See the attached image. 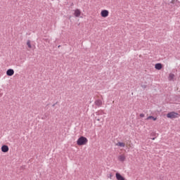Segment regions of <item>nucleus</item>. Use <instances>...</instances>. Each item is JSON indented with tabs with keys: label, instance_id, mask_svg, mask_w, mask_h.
Listing matches in <instances>:
<instances>
[{
	"label": "nucleus",
	"instance_id": "39448f33",
	"mask_svg": "<svg viewBox=\"0 0 180 180\" xmlns=\"http://www.w3.org/2000/svg\"><path fill=\"white\" fill-rule=\"evenodd\" d=\"M2 153H8L9 151V147L6 145H4L1 146Z\"/></svg>",
	"mask_w": 180,
	"mask_h": 180
},
{
	"label": "nucleus",
	"instance_id": "423d86ee",
	"mask_svg": "<svg viewBox=\"0 0 180 180\" xmlns=\"http://www.w3.org/2000/svg\"><path fill=\"white\" fill-rule=\"evenodd\" d=\"M74 15L76 18H79V16H81V11H79V9H76L75 11Z\"/></svg>",
	"mask_w": 180,
	"mask_h": 180
},
{
	"label": "nucleus",
	"instance_id": "20e7f679",
	"mask_svg": "<svg viewBox=\"0 0 180 180\" xmlns=\"http://www.w3.org/2000/svg\"><path fill=\"white\" fill-rule=\"evenodd\" d=\"M13 74H15V70H13V69H8L6 71V75H8V77H12Z\"/></svg>",
	"mask_w": 180,
	"mask_h": 180
},
{
	"label": "nucleus",
	"instance_id": "2eb2a0df",
	"mask_svg": "<svg viewBox=\"0 0 180 180\" xmlns=\"http://www.w3.org/2000/svg\"><path fill=\"white\" fill-rule=\"evenodd\" d=\"M103 117H105V116H103L101 118L96 117V120H97L98 122H103Z\"/></svg>",
	"mask_w": 180,
	"mask_h": 180
},
{
	"label": "nucleus",
	"instance_id": "f8f14e48",
	"mask_svg": "<svg viewBox=\"0 0 180 180\" xmlns=\"http://www.w3.org/2000/svg\"><path fill=\"white\" fill-rule=\"evenodd\" d=\"M96 113L97 116L105 115V112H103V110H99V111L96 112Z\"/></svg>",
	"mask_w": 180,
	"mask_h": 180
},
{
	"label": "nucleus",
	"instance_id": "f03ea898",
	"mask_svg": "<svg viewBox=\"0 0 180 180\" xmlns=\"http://www.w3.org/2000/svg\"><path fill=\"white\" fill-rule=\"evenodd\" d=\"M177 116L178 113L175 112H171L167 115V117H169V119H175V117H176Z\"/></svg>",
	"mask_w": 180,
	"mask_h": 180
},
{
	"label": "nucleus",
	"instance_id": "4468645a",
	"mask_svg": "<svg viewBox=\"0 0 180 180\" xmlns=\"http://www.w3.org/2000/svg\"><path fill=\"white\" fill-rule=\"evenodd\" d=\"M27 46H28L29 49H32V44H30V40H28L27 41Z\"/></svg>",
	"mask_w": 180,
	"mask_h": 180
},
{
	"label": "nucleus",
	"instance_id": "f3484780",
	"mask_svg": "<svg viewBox=\"0 0 180 180\" xmlns=\"http://www.w3.org/2000/svg\"><path fill=\"white\" fill-rule=\"evenodd\" d=\"M141 88H143V89H146V88H147V86L145 84H142Z\"/></svg>",
	"mask_w": 180,
	"mask_h": 180
},
{
	"label": "nucleus",
	"instance_id": "0eeeda50",
	"mask_svg": "<svg viewBox=\"0 0 180 180\" xmlns=\"http://www.w3.org/2000/svg\"><path fill=\"white\" fill-rule=\"evenodd\" d=\"M96 106H98V108H101L102 106V101L101 100H96L94 102Z\"/></svg>",
	"mask_w": 180,
	"mask_h": 180
},
{
	"label": "nucleus",
	"instance_id": "aec40b11",
	"mask_svg": "<svg viewBox=\"0 0 180 180\" xmlns=\"http://www.w3.org/2000/svg\"><path fill=\"white\" fill-rule=\"evenodd\" d=\"M152 140H155V138H152Z\"/></svg>",
	"mask_w": 180,
	"mask_h": 180
},
{
	"label": "nucleus",
	"instance_id": "9d476101",
	"mask_svg": "<svg viewBox=\"0 0 180 180\" xmlns=\"http://www.w3.org/2000/svg\"><path fill=\"white\" fill-rule=\"evenodd\" d=\"M155 68L156 70H161V68H162V64L161 63H156L155 65Z\"/></svg>",
	"mask_w": 180,
	"mask_h": 180
},
{
	"label": "nucleus",
	"instance_id": "9b49d317",
	"mask_svg": "<svg viewBox=\"0 0 180 180\" xmlns=\"http://www.w3.org/2000/svg\"><path fill=\"white\" fill-rule=\"evenodd\" d=\"M116 146H118V147H125L126 144L123 142H118Z\"/></svg>",
	"mask_w": 180,
	"mask_h": 180
},
{
	"label": "nucleus",
	"instance_id": "ddd939ff",
	"mask_svg": "<svg viewBox=\"0 0 180 180\" xmlns=\"http://www.w3.org/2000/svg\"><path fill=\"white\" fill-rule=\"evenodd\" d=\"M150 119H152L154 121L157 120V117H154V116H149V117H148L146 118V120H150Z\"/></svg>",
	"mask_w": 180,
	"mask_h": 180
},
{
	"label": "nucleus",
	"instance_id": "6ab92c4d",
	"mask_svg": "<svg viewBox=\"0 0 180 180\" xmlns=\"http://www.w3.org/2000/svg\"><path fill=\"white\" fill-rule=\"evenodd\" d=\"M52 106H53V108H54V107L56 106V104H53V105H52Z\"/></svg>",
	"mask_w": 180,
	"mask_h": 180
},
{
	"label": "nucleus",
	"instance_id": "f257e3e1",
	"mask_svg": "<svg viewBox=\"0 0 180 180\" xmlns=\"http://www.w3.org/2000/svg\"><path fill=\"white\" fill-rule=\"evenodd\" d=\"M86 143H88V139L84 136H80L77 141V146H85Z\"/></svg>",
	"mask_w": 180,
	"mask_h": 180
},
{
	"label": "nucleus",
	"instance_id": "1a4fd4ad",
	"mask_svg": "<svg viewBox=\"0 0 180 180\" xmlns=\"http://www.w3.org/2000/svg\"><path fill=\"white\" fill-rule=\"evenodd\" d=\"M115 176L117 180H125L124 177H123V176L120 175L119 173H116Z\"/></svg>",
	"mask_w": 180,
	"mask_h": 180
},
{
	"label": "nucleus",
	"instance_id": "7ed1b4c3",
	"mask_svg": "<svg viewBox=\"0 0 180 180\" xmlns=\"http://www.w3.org/2000/svg\"><path fill=\"white\" fill-rule=\"evenodd\" d=\"M102 18H108L109 16V11L108 10H103L101 11Z\"/></svg>",
	"mask_w": 180,
	"mask_h": 180
},
{
	"label": "nucleus",
	"instance_id": "6e6552de",
	"mask_svg": "<svg viewBox=\"0 0 180 180\" xmlns=\"http://www.w3.org/2000/svg\"><path fill=\"white\" fill-rule=\"evenodd\" d=\"M118 160L121 162H124V161H125V160H126V156H124V155H121L118 156Z\"/></svg>",
	"mask_w": 180,
	"mask_h": 180
},
{
	"label": "nucleus",
	"instance_id": "dca6fc26",
	"mask_svg": "<svg viewBox=\"0 0 180 180\" xmlns=\"http://www.w3.org/2000/svg\"><path fill=\"white\" fill-rule=\"evenodd\" d=\"M174 77H175V75L174 74H170L169 76V79H173Z\"/></svg>",
	"mask_w": 180,
	"mask_h": 180
},
{
	"label": "nucleus",
	"instance_id": "a211bd4d",
	"mask_svg": "<svg viewBox=\"0 0 180 180\" xmlns=\"http://www.w3.org/2000/svg\"><path fill=\"white\" fill-rule=\"evenodd\" d=\"M139 116L140 117H144L145 115L142 113V114H140Z\"/></svg>",
	"mask_w": 180,
	"mask_h": 180
}]
</instances>
